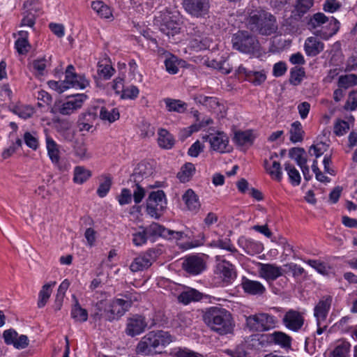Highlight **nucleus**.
I'll return each mask as SVG.
<instances>
[{"mask_svg":"<svg viewBox=\"0 0 357 357\" xmlns=\"http://www.w3.org/2000/svg\"><path fill=\"white\" fill-rule=\"evenodd\" d=\"M203 319L211 331L220 335L233 332L234 324L231 314L224 308L219 307L208 308L204 314Z\"/></svg>","mask_w":357,"mask_h":357,"instance_id":"nucleus-1","label":"nucleus"},{"mask_svg":"<svg viewBox=\"0 0 357 357\" xmlns=\"http://www.w3.org/2000/svg\"><path fill=\"white\" fill-rule=\"evenodd\" d=\"M174 337L167 331H153L144 335L136 347V354L148 356L155 354L156 349L165 347L174 341Z\"/></svg>","mask_w":357,"mask_h":357,"instance_id":"nucleus-2","label":"nucleus"},{"mask_svg":"<svg viewBox=\"0 0 357 357\" xmlns=\"http://www.w3.org/2000/svg\"><path fill=\"white\" fill-rule=\"evenodd\" d=\"M250 29L261 35H271L277 29L275 16L264 10L251 13L249 20Z\"/></svg>","mask_w":357,"mask_h":357,"instance_id":"nucleus-3","label":"nucleus"},{"mask_svg":"<svg viewBox=\"0 0 357 357\" xmlns=\"http://www.w3.org/2000/svg\"><path fill=\"white\" fill-rule=\"evenodd\" d=\"M167 208V199L163 190L151 192L146 199V211L151 217L159 219Z\"/></svg>","mask_w":357,"mask_h":357,"instance_id":"nucleus-4","label":"nucleus"},{"mask_svg":"<svg viewBox=\"0 0 357 357\" xmlns=\"http://www.w3.org/2000/svg\"><path fill=\"white\" fill-rule=\"evenodd\" d=\"M275 319L267 313H259L247 317V327L256 331H266L275 326Z\"/></svg>","mask_w":357,"mask_h":357,"instance_id":"nucleus-5","label":"nucleus"},{"mask_svg":"<svg viewBox=\"0 0 357 357\" xmlns=\"http://www.w3.org/2000/svg\"><path fill=\"white\" fill-rule=\"evenodd\" d=\"M185 11L196 18L205 17L209 13V0H182Z\"/></svg>","mask_w":357,"mask_h":357,"instance_id":"nucleus-6","label":"nucleus"},{"mask_svg":"<svg viewBox=\"0 0 357 357\" xmlns=\"http://www.w3.org/2000/svg\"><path fill=\"white\" fill-rule=\"evenodd\" d=\"M158 256V250L155 249H149L133 259L132 262L130 265V269L132 272L146 270L149 268L157 259Z\"/></svg>","mask_w":357,"mask_h":357,"instance_id":"nucleus-7","label":"nucleus"},{"mask_svg":"<svg viewBox=\"0 0 357 357\" xmlns=\"http://www.w3.org/2000/svg\"><path fill=\"white\" fill-rule=\"evenodd\" d=\"M202 139L209 142L211 149L214 151L223 153L229 152L231 150V146L229 144V138L222 132L206 135L202 137Z\"/></svg>","mask_w":357,"mask_h":357,"instance_id":"nucleus-8","label":"nucleus"},{"mask_svg":"<svg viewBox=\"0 0 357 357\" xmlns=\"http://www.w3.org/2000/svg\"><path fill=\"white\" fill-rule=\"evenodd\" d=\"M91 317L95 322L102 321H112L109 302L106 299H101L92 304Z\"/></svg>","mask_w":357,"mask_h":357,"instance_id":"nucleus-9","label":"nucleus"},{"mask_svg":"<svg viewBox=\"0 0 357 357\" xmlns=\"http://www.w3.org/2000/svg\"><path fill=\"white\" fill-rule=\"evenodd\" d=\"M64 84L69 88L85 89L89 84V82L85 78L84 75L77 74L75 72V67L73 65H68L65 71Z\"/></svg>","mask_w":357,"mask_h":357,"instance_id":"nucleus-10","label":"nucleus"},{"mask_svg":"<svg viewBox=\"0 0 357 357\" xmlns=\"http://www.w3.org/2000/svg\"><path fill=\"white\" fill-rule=\"evenodd\" d=\"M282 323L287 329L298 332L304 325L305 318L302 312L290 309L284 314Z\"/></svg>","mask_w":357,"mask_h":357,"instance_id":"nucleus-11","label":"nucleus"},{"mask_svg":"<svg viewBox=\"0 0 357 357\" xmlns=\"http://www.w3.org/2000/svg\"><path fill=\"white\" fill-rule=\"evenodd\" d=\"M182 268L190 275H197L205 270L206 262L201 256L189 255L183 259Z\"/></svg>","mask_w":357,"mask_h":357,"instance_id":"nucleus-12","label":"nucleus"},{"mask_svg":"<svg viewBox=\"0 0 357 357\" xmlns=\"http://www.w3.org/2000/svg\"><path fill=\"white\" fill-rule=\"evenodd\" d=\"M147 326L145 318L141 315L135 314L127 320L126 333L135 337L143 333Z\"/></svg>","mask_w":357,"mask_h":357,"instance_id":"nucleus-13","label":"nucleus"},{"mask_svg":"<svg viewBox=\"0 0 357 357\" xmlns=\"http://www.w3.org/2000/svg\"><path fill=\"white\" fill-rule=\"evenodd\" d=\"M192 39L190 45L196 50H202L209 48L211 44V40L199 27H195L189 33Z\"/></svg>","mask_w":357,"mask_h":357,"instance_id":"nucleus-14","label":"nucleus"},{"mask_svg":"<svg viewBox=\"0 0 357 357\" xmlns=\"http://www.w3.org/2000/svg\"><path fill=\"white\" fill-rule=\"evenodd\" d=\"M178 17L171 13L165 14L160 26V30L165 35L174 36L180 31V23Z\"/></svg>","mask_w":357,"mask_h":357,"instance_id":"nucleus-15","label":"nucleus"},{"mask_svg":"<svg viewBox=\"0 0 357 357\" xmlns=\"http://www.w3.org/2000/svg\"><path fill=\"white\" fill-rule=\"evenodd\" d=\"M258 266L259 275L268 282L275 281L284 274L282 268L275 264L258 263Z\"/></svg>","mask_w":357,"mask_h":357,"instance_id":"nucleus-16","label":"nucleus"},{"mask_svg":"<svg viewBox=\"0 0 357 357\" xmlns=\"http://www.w3.org/2000/svg\"><path fill=\"white\" fill-rule=\"evenodd\" d=\"M333 301V297L330 295H326L321 298L314 308V316L317 322L324 321L326 320L328 312L331 309Z\"/></svg>","mask_w":357,"mask_h":357,"instance_id":"nucleus-17","label":"nucleus"},{"mask_svg":"<svg viewBox=\"0 0 357 357\" xmlns=\"http://www.w3.org/2000/svg\"><path fill=\"white\" fill-rule=\"evenodd\" d=\"M46 144H47V154L53 164L56 165L61 171H65L67 169V166L66 164H62L60 161V151L58 148V145L50 137L46 138Z\"/></svg>","mask_w":357,"mask_h":357,"instance_id":"nucleus-18","label":"nucleus"},{"mask_svg":"<svg viewBox=\"0 0 357 357\" xmlns=\"http://www.w3.org/2000/svg\"><path fill=\"white\" fill-rule=\"evenodd\" d=\"M216 274L227 284L231 282L236 278V272L233 265L226 261H222L217 265Z\"/></svg>","mask_w":357,"mask_h":357,"instance_id":"nucleus-19","label":"nucleus"},{"mask_svg":"<svg viewBox=\"0 0 357 357\" xmlns=\"http://www.w3.org/2000/svg\"><path fill=\"white\" fill-rule=\"evenodd\" d=\"M340 25L339 21L332 17L326 26H323L321 29L315 31L314 34L324 40H328L339 31Z\"/></svg>","mask_w":357,"mask_h":357,"instance_id":"nucleus-20","label":"nucleus"},{"mask_svg":"<svg viewBox=\"0 0 357 357\" xmlns=\"http://www.w3.org/2000/svg\"><path fill=\"white\" fill-rule=\"evenodd\" d=\"M304 48L309 56H315L324 49V44L316 37H309L305 40Z\"/></svg>","mask_w":357,"mask_h":357,"instance_id":"nucleus-21","label":"nucleus"},{"mask_svg":"<svg viewBox=\"0 0 357 357\" xmlns=\"http://www.w3.org/2000/svg\"><path fill=\"white\" fill-rule=\"evenodd\" d=\"M314 0H297L291 17L296 21L300 20L312 7Z\"/></svg>","mask_w":357,"mask_h":357,"instance_id":"nucleus-22","label":"nucleus"},{"mask_svg":"<svg viewBox=\"0 0 357 357\" xmlns=\"http://www.w3.org/2000/svg\"><path fill=\"white\" fill-rule=\"evenodd\" d=\"M184 201L188 209L194 213H197L201 207L197 195L192 189H188L183 195Z\"/></svg>","mask_w":357,"mask_h":357,"instance_id":"nucleus-23","label":"nucleus"},{"mask_svg":"<svg viewBox=\"0 0 357 357\" xmlns=\"http://www.w3.org/2000/svg\"><path fill=\"white\" fill-rule=\"evenodd\" d=\"M266 337L269 342H273L284 348L291 347V337L283 332L275 331L271 334L266 335Z\"/></svg>","mask_w":357,"mask_h":357,"instance_id":"nucleus-24","label":"nucleus"},{"mask_svg":"<svg viewBox=\"0 0 357 357\" xmlns=\"http://www.w3.org/2000/svg\"><path fill=\"white\" fill-rule=\"evenodd\" d=\"M109 302L112 321L121 317L130 308L126 307L125 302L121 298H114Z\"/></svg>","mask_w":357,"mask_h":357,"instance_id":"nucleus-25","label":"nucleus"},{"mask_svg":"<svg viewBox=\"0 0 357 357\" xmlns=\"http://www.w3.org/2000/svg\"><path fill=\"white\" fill-rule=\"evenodd\" d=\"M149 238L154 240L159 236L167 237L171 230L165 229L163 226L156 222H152L150 225L144 227Z\"/></svg>","mask_w":357,"mask_h":357,"instance_id":"nucleus-26","label":"nucleus"},{"mask_svg":"<svg viewBox=\"0 0 357 357\" xmlns=\"http://www.w3.org/2000/svg\"><path fill=\"white\" fill-rule=\"evenodd\" d=\"M264 167L266 172L271 176L272 178L277 181H280L282 178V172L280 163L277 161H273L271 164L268 159H265L263 163Z\"/></svg>","mask_w":357,"mask_h":357,"instance_id":"nucleus-27","label":"nucleus"},{"mask_svg":"<svg viewBox=\"0 0 357 357\" xmlns=\"http://www.w3.org/2000/svg\"><path fill=\"white\" fill-rule=\"evenodd\" d=\"M202 294L199 291L188 288L182 291L178 296V300L180 303L188 305L191 302L199 301L202 298Z\"/></svg>","mask_w":357,"mask_h":357,"instance_id":"nucleus-28","label":"nucleus"},{"mask_svg":"<svg viewBox=\"0 0 357 357\" xmlns=\"http://www.w3.org/2000/svg\"><path fill=\"white\" fill-rule=\"evenodd\" d=\"M18 36L19 38L15 43V47L20 54H26L31 48L28 40L29 33L26 31H20Z\"/></svg>","mask_w":357,"mask_h":357,"instance_id":"nucleus-29","label":"nucleus"},{"mask_svg":"<svg viewBox=\"0 0 357 357\" xmlns=\"http://www.w3.org/2000/svg\"><path fill=\"white\" fill-rule=\"evenodd\" d=\"M86 98V96L83 93L70 96L68 100L62 105L63 112L66 110H76L81 108Z\"/></svg>","mask_w":357,"mask_h":357,"instance_id":"nucleus-30","label":"nucleus"},{"mask_svg":"<svg viewBox=\"0 0 357 357\" xmlns=\"http://www.w3.org/2000/svg\"><path fill=\"white\" fill-rule=\"evenodd\" d=\"M196 101L204 105L206 109L222 112L224 106L221 105L218 98L214 97H207L199 96L196 98Z\"/></svg>","mask_w":357,"mask_h":357,"instance_id":"nucleus-31","label":"nucleus"},{"mask_svg":"<svg viewBox=\"0 0 357 357\" xmlns=\"http://www.w3.org/2000/svg\"><path fill=\"white\" fill-rule=\"evenodd\" d=\"M174 137L167 130L161 128L158 130V142L161 148L170 149L174 146Z\"/></svg>","mask_w":357,"mask_h":357,"instance_id":"nucleus-32","label":"nucleus"},{"mask_svg":"<svg viewBox=\"0 0 357 357\" xmlns=\"http://www.w3.org/2000/svg\"><path fill=\"white\" fill-rule=\"evenodd\" d=\"M75 304L71 310V317L77 321L84 322L88 319V312L81 307L75 296H73Z\"/></svg>","mask_w":357,"mask_h":357,"instance_id":"nucleus-33","label":"nucleus"},{"mask_svg":"<svg viewBox=\"0 0 357 357\" xmlns=\"http://www.w3.org/2000/svg\"><path fill=\"white\" fill-rule=\"evenodd\" d=\"M100 183L97 189V195L102 198L105 197L109 191L112 184V178L109 174L102 175L99 178Z\"/></svg>","mask_w":357,"mask_h":357,"instance_id":"nucleus-34","label":"nucleus"},{"mask_svg":"<svg viewBox=\"0 0 357 357\" xmlns=\"http://www.w3.org/2000/svg\"><path fill=\"white\" fill-rule=\"evenodd\" d=\"M357 85V75L356 74L342 75L338 77L337 86L347 90Z\"/></svg>","mask_w":357,"mask_h":357,"instance_id":"nucleus-35","label":"nucleus"},{"mask_svg":"<svg viewBox=\"0 0 357 357\" xmlns=\"http://www.w3.org/2000/svg\"><path fill=\"white\" fill-rule=\"evenodd\" d=\"M195 172V167L192 163H185L181 170L177 174V178L182 183H185L190 181Z\"/></svg>","mask_w":357,"mask_h":357,"instance_id":"nucleus-36","label":"nucleus"},{"mask_svg":"<svg viewBox=\"0 0 357 357\" xmlns=\"http://www.w3.org/2000/svg\"><path fill=\"white\" fill-rule=\"evenodd\" d=\"M231 41L234 50L240 52H245V32L244 31H238L234 34Z\"/></svg>","mask_w":357,"mask_h":357,"instance_id":"nucleus-37","label":"nucleus"},{"mask_svg":"<svg viewBox=\"0 0 357 357\" xmlns=\"http://www.w3.org/2000/svg\"><path fill=\"white\" fill-rule=\"evenodd\" d=\"M56 284V282H52L44 284L39 292L38 307H43L47 303L52 293V287Z\"/></svg>","mask_w":357,"mask_h":357,"instance_id":"nucleus-38","label":"nucleus"},{"mask_svg":"<svg viewBox=\"0 0 357 357\" xmlns=\"http://www.w3.org/2000/svg\"><path fill=\"white\" fill-rule=\"evenodd\" d=\"M92 9L102 17L109 19L112 16L110 8L102 1H93L91 3Z\"/></svg>","mask_w":357,"mask_h":357,"instance_id":"nucleus-39","label":"nucleus"},{"mask_svg":"<svg viewBox=\"0 0 357 357\" xmlns=\"http://www.w3.org/2000/svg\"><path fill=\"white\" fill-rule=\"evenodd\" d=\"M91 176V172L84 167L77 166L74 170L73 181L78 184H82Z\"/></svg>","mask_w":357,"mask_h":357,"instance_id":"nucleus-40","label":"nucleus"},{"mask_svg":"<svg viewBox=\"0 0 357 357\" xmlns=\"http://www.w3.org/2000/svg\"><path fill=\"white\" fill-rule=\"evenodd\" d=\"M289 133L291 142L297 143L303 140L304 131L299 121H296L291 124Z\"/></svg>","mask_w":357,"mask_h":357,"instance_id":"nucleus-41","label":"nucleus"},{"mask_svg":"<svg viewBox=\"0 0 357 357\" xmlns=\"http://www.w3.org/2000/svg\"><path fill=\"white\" fill-rule=\"evenodd\" d=\"M328 22V18L322 13H317L311 16L307 22L310 30L315 29L318 26Z\"/></svg>","mask_w":357,"mask_h":357,"instance_id":"nucleus-42","label":"nucleus"},{"mask_svg":"<svg viewBox=\"0 0 357 357\" xmlns=\"http://www.w3.org/2000/svg\"><path fill=\"white\" fill-rule=\"evenodd\" d=\"M164 101L169 112H184L188 109L187 104L180 100L165 98Z\"/></svg>","mask_w":357,"mask_h":357,"instance_id":"nucleus-43","label":"nucleus"},{"mask_svg":"<svg viewBox=\"0 0 357 357\" xmlns=\"http://www.w3.org/2000/svg\"><path fill=\"white\" fill-rule=\"evenodd\" d=\"M305 150L303 148L294 147L289 151V155L291 159L296 160L297 165L301 167L307 164V158L303 157Z\"/></svg>","mask_w":357,"mask_h":357,"instance_id":"nucleus-44","label":"nucleus"},{"mask_svg":"<svg viewBox=\"0 0 357 357\" xmlns=\"http://www.w3.org/2000/svg\"><path fill=\"white\" fill-rule=\"evenodd\" d=\"M305 75V73L303 68L295 66L290 70V78L289 82L297 86L300 84Z\"/></svg>","mask_w":357,"mask_h":357,"instance_id":"nucleus-45","label":"nucleus"},{"mask_svg":"<svg viewBox=\"0 0 357 357\" xmlns=\"http://www.w3.org/2000/svg\"><path fill=\"white\" fill-rule=\"evenodd\" d=\"M265 291L266 288L261 282L247 279V294L262 295Z\"/></svg>","mask_w":357,"mask_h":357,"instance_id":"nucleus-46","label":"nucleus"},{"mask_svg":"<svg viewBox=\"0 0 357 357\" xmlns=\"http://www.w3.org/2000/svg\"><path fill=\"white\" fill-rule=\"evenodd\" d=\"M284 169L287 172L291 183L294 185H298L301 183V176L295 167L289 162H286L284 164Z\"/></svg>","mask_w":357,"mask_h":357,"instance_id":"nucleus-47","label":"nucleus"},{"mask_svg":"<svg viewBox=\"0 0 357 357\" xmlns=\"http://www.w3.org/2000/svg\"><path fill=\"white\" fill-rule=\"evenodd\" d=\"M73 149L75 155L81 159H86L91 157L90 154L87 153L86 144L83 139L76 140Z\"/></svg>","mask_w":357,"mask_h":357,"instance_id":"nucleus-48","label":"nucleus"},{"mask_svg":"<svg viewBox=\"0 0 357 357\" xmlns=\"http://www.w3.org/2000/svg\"><path fill=\"white\" fill-rule=\"evenodd\" d=\"M266 79L264 71H249L247 72V81L255 86L261 84Z\"/></svg>","mask_w":357,"mask_h":357,"instance_id":"nucleus-49","label":"nucleus"},{"mask_svg":"<svg viewBox=\"0 0 357 357\" xmlns=\"http://www.w3.org/2000/svg\"><path fill=\"white\" fill-rule=\"evenodd\" d=\"M195 116L196 117L197 122L188 128L189 131L188 132L186 137H189L193 132H197L200 129L205 128L206 126L212 123V120L210 118H207L206 119H204L202 121H199V114L195 113Z\"/></svg>","mask_w":357,"mask_h":357,"instance_id":"nucleus-50","label":"nucleus"},{"mask_svg":"<svg viewBox=\"0 0 357 357\" xmlns=\"http://www.w3.org/2000/svg\"><path fill=\"white\" fill-rule=\"evenodd\" d=\"M211 245L230 252H233L234 250L232 244L231 243L230 239L227 237H221L218 240L213 241L211 243Z\"/></svg>","mask_w":357,"mask_h":357,"instance_id":"nucleus-51","label":"nucleus"},{"mask_svg":"<svg viewBox=\"0 0 357 357\" xmlns=\"http://www.w3.org/2000/svg\"><path fill=\"white\" fill-rule=\"evenodd\" d=\"M181 63V61L175 56L172 55L169 58H167L165 61V65L166 70L170 74H176L178 73V66Z\"/></svg>","mask_w":357,"mask_h":357,"instance_id":"nucleus-52","label":"nucleus"},{"mask_svg":"<svg viewBox=\"0 0 357 357\" xmlns=\"http://www.w3.org/2000/svg\"><path fill=\"white\" fill-rule=\"evenodd\" d=\"M260 45L258 40L253 36H247V54L259 53Z\"/></svg>","mask_w":357,"mask_h":357,"instance_id":"nucleus-53","label":"nucleus"},{"mask_svg":"<svg viewBox=\"0 0 357 357\" xmlns=\"http://www.w3.org/2000/svg\"><path fill=\"white\" fill-rule=\"evenodd\" d=\"M122 298H120L125 302L126 307H130L132 303L137 301L140 298V295L134 291H127L125 294H120Z\"/></svg>","mask_w":357,"mask_h":357,"instance_id":"nucleus-54","label":"nucleus"},{"mask_svg":"<svg viewBox=\"0 0 357 357\" xmlns=\"http://www.w3.org/2000/svg\"><path fill=\"white\" fill-rule=\"evenodd\" d=\"M349 343L342 342L334 349L331 357H346L349 351Z\"/></svg>","mask_w":357,"mask_h":357,"instance_id":"nucleus-55","label":"nucleus"},{"mask_svg":"<svg viewBox=\"0 0 357 357\" xmlns=\"http://www.w3.org/2000/svg\"><path fill=\"white\" fill-rule=\"evenodd\" d=\"M344 107L345 109L351 111L357 109V91H352L349 93Z\"/></svg>","mask_w":357,"mask_h":357,"instance_id":"nucleus-56","label":"nucleus"},{"mask_svg":"<svg viewBox=\"0 0 357 357\" xmlns=\"http://www.w3.org/2000/svg\"><path fill=\"white\" fill-rule=\"evenodd\" d=\"M54 123L56 129L60 133L63 131L68 130L71 127V123L67 119L56 118L54 119Z\"/></svg>","mask_w":357,"mask_h":357,"instance_id":"nucleus-57","label":"nucleus"},{"mask_svg":"<svg viewBox=\"0 0 357 357\" xmlns=\"http://www.w3.org/2000/svg\"><path fill=\"white\" fill-rule=\"evenodd\" d=\"M349 129L348 122L343 120H337L334 126V132L336 135L342 136Z\"/></svg>","mask_w":357,"mask_h":357,"instance_id":"nucleus-58","label":"nucleus"},{"mask_svg":"<svg viewBox=\"0 0 357 357\" xmlns=\"http://www.w3.org/2000/svg\"><path fill=\"white\" fill-rule=\"evenodd\" d=\"M148 239L149 237L146 232L144 228H142V231L136 232L133 234L132 242L135 245L139 246L144 244Z\"/></svg>","mask_w":357,"mask_h":357,"instance_id":"nucleus-59","label":"nucleus"},{"mask_svg":"<svg viewBox=\"0 0 357 357\" xmlns=\"http://www.w3.org/2000/svg\"><path fill=\"white\" fill-rule=\"evenodd\" d=\"M122 95L121 97L123 98H130L133 99L137 97L139 94V89L135 86H130L126 88H124L121 90Z\"/></svg>","mask_w":357,"mask_h":357,"instance_id":"nucleus-60","label":"nucleus"},{"mask_svg":"<svg viewBox=\"0 0 357 357\" xmlns=\"http://www.w3.org/2000/svg\"><path fill=\"white\" fill-rule=\"evenodd\" d=\"M341 7V3L337 0H326L324 4V10L326 12L334 13L339 10Z\"/></svg>","mask_w":357,"mask_h":357,"instance_id":"nucleus-61","label":"nucleus"},{"mask_svg":"<svg viewBox=\"0 0 357 357\" xmlns=\"http://www.w3.org/2000/svg\"><path fill=\"white\" fill-rule=\"evenodd\" d=\"M120 117V113H99V118L104 123L110 124Z\"/></svg>","mask_w":357,"mask_h":357,"instance_id":"nucleus-62","label":"nucleus"},{"mask_svg":"<svg viewBox=\"0 0 357 357\" xmlns=\"http://www.w3.org/2000/svg\"><path fill=\"white\" fill-rule=\"evenodd\" d=\"M17 336V333L12 328L4 331L3 333L4 342L8 345L13 344Z\"/></svg>","mask_w":357,"mask_h":357,"instance_id":"nucleus-63","label":"nucleus"},{"mask_svg":"<svg viewBox=\"0 0 357 357\" xmlns=\"http://www.w3.org/2000/svg\"><path fill=\"white\" fill-rule=\"evenodd\" d=\"M174 356L175 357H203L202 355L186 349H178Z\"/></svg>","mask_w":357,"mask_h":357,"instance_id":"nucleus-64","label":"nucleus"}]
</instances>
